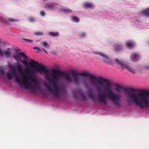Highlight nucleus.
<instances>
[{
    "label": "nucleus",
    "instance_id": "31",
    "mask_svg": "<svg viewBox=\"0 0 149 149\" xmlns=\"http://www.w3.org/2000/svg\"><path fill=\"white\" fill-rule=\"evenodd\" d=\"M20 62H22V63L23 64H26V65H27V62L25 61H20Z\"/></svg>",
    "mask_w": 149,
    "mask_h": 149
},
{
    "label": "nucleus",
    "instance_id": "33",
    "mask_svg": "<svg viewBox=\"0 0 149 149\" xmlns=\"http://www.w3.org/2000/svg\"><path fill=\"white\" fill-rule=\"evenodd\" d=\"M0 54L1 56H3V54L2 51L0 49Z\"/></svg>",
    "mask_w": 149,
    "mask_h": 149
},
{
    "label": "nucleus",
    "instance_id": "29",
    "mask_svg": "<svg viewBox=\"0 0 149 149\" xmlns=\"http://www.w3.org/2000/svg\"><path fill=\"white\" fill-rule=\"evenodd\" d=\"M29 20L30 22H33L35 20V19L33 17H30L29 18Z\"/></svg>",
    "mask_w": 149,
    "mask_h": 149
},
{
    "label": "nucleus",
    "instance_id": "23",
    "mask_svg": "<svg viewBox=\"0 0 149 149\" xmlns=\"http://www.w3.org/2000/svg\"><path fill=\"white\" fill-rule=\"evenodd\" d=\"M72 19L74 22H78L79 21V19L77 16H73L72 17Z\"/></svg>",
    "mask_w": 149,
    "mask_h": 149
},
{
    "label": "nucleus",
    "instance_id": "5",
    "mask_svg": "<svg viewBox=\"0 0 149 149\" xmlns=\"http://www.w3.org/2000/svg\"><path fill=\"white\" fill-rule=\"evenodd\" d=\"M115 62L123 69H126L129 71L133 74L136 73L137 72V70L134 68V66L127 63L125 61L119 60L118 59L116 58L115 60Z\"/></svg>",
    "mask_w": 149,
    "mask_h": 149
},
{
    "label": "nucleus",
    "instance_id": "11",
    "mask_svg": "<svg viewBox=\"0 0 149 149\" xmlns=\"http://www.w3.org/2000/svg\"><path fill=\"white\" fill-rule=\"evenodd\" d=\"M83 6L84 7L88 8L93 9L94 8V5L91 2H85L84 3Z\"/></svg>",
    "mask_w": 149,
    "mask_h": 149
},
{
    "label": "nucleus",
    "instance_id": "16",
    "mask_svg": "<svg viewBox=\"0 0 149 149\" xmlns=\"http://www.w3.org/2000/svg\"><path fill=\"white\" fill-rule=\"evenodd\" d=\"M122 45L121 44H117L115 46V50L116 51H119L122 49Z\"/></svg>",
    "mask_w": 149,
    "mask_h": 149
},
{
    "label": "nucleus",
    "instance_id": "38",
    "mask_svg": "<svg viewBox=\"0 0 149 149\" xmlns=\"http://www.w3.org/2000/svg\"><path fill=\"white\" fill-rule=\"evenodd\" d=\"M43 1L44 2L45 1H47V0H43Z\"/></svg>",
    "mask_w": 149,
    "mask_h": 149
},
{
    "label": "nucleus",
    "instance_id": "15",
    "mask_svg": "<svg viewBox=\"0 0 149 149\" xmlns=\"http://www.w3.org/2000/svg\"><path fill=\"white\" fill-rule=\"evenodd\" d=\"M22 67V65L19 64L16 65L15 67L16 70L18 71L21 74H23Z\"/></svg>",
    "mask_w": 149,
    "mask_h": 149
},
{
    "label": "nucleus",
    "instance_id": "27",
    "mask_svg": "<svg viewBox=\"0 0 149 149\" xmlns=\"http://www.w3.org/2000/svg\"><path fill=\"white\" fill-rule=\"evenodd\" d=\"M35 35L36 36H42L44 35V33L42 32H35L34 33Z\"/></svg>",
    "mask_w": 149,
    "mask_h": 149
},
{
    "label": "nucleus",
    "instance_id": "18",
    "mask_svg": "<svg viewBox=\"0 0 149 149\" xmlns=\"http://www.w3.org/2000/svg\"><path fill=\"white\" fill-rule=\"evenodd\" d=\"M134 20L136 25L138 24L139 25L141 26L142 25V23L140 22V19L139 17L137 18L136 17H135L134 18Z\"/></svg>",
    "mask_w": 149,
    "mask_h": 149
},
{
    "label": "nucleus",
    "instance_id": "40",
    "mask_svg": "<svg viewBox=\"0 0 149 149\" xmlns=\"http://www.w3.org/2000/svg\"><path fill=\"white\" fill-rule=\"evenodd\" d=\"M37 49L39 50V48L38 47V48Z\"/></svg>",
    "mask_w": 149,
    "mask_h": 149
},
{
    "label": "nucleus",
    "instance_id": "22",
    "mask_svg": "<svg viewBox=\"0 0 149 149\" xmlns=\"http://www.w3.org/2000/svg\"><path fill=\"white\" fill-rule=\"evenodd\" d=\"M88 96L89 97L91 98V99L93 100H94L95 98V95L93 94L92 93H89L88 94Z\"/></svg>",
    "mask_w": 149,
    "mask_h": 149
},
{
    "label": "nucleus",
    "instance_id": "37",
    "mask_svg": "<svg viewBox=\"0 0 149 149\" xmlns=\"http://www.w3.org/2000/svg\"><path fill=\"white\" fill-rule=\"evenodd\" d=\"M39 50L40 51H42V50H41V49H40V48H39Z\"/></svg>",
    "mask_w": 149,
    "mask_h": 149
},
{
    "label": "nucleus",
    "instance_id": "34",
    "mask_svg": "<svg viewBox=\"0 0 149 149\" xmlns=\"http://www.w3.org/2000/svg\"><path fill=\"white\" fill-rule=\"evenodd\" d=\"M145 68L146 69H149V64L148 65H146L145 66Z\"/></svg>",
    "mask_w": 149,
    "mask_h": 149
},
{
    "label": "nucleus",
    "instance_id": "17",
    "mask_svg": "<svg viewBox=\"0 0 149 149\" xmlns=\"http://www.w3.org/2000/svg\"><path fill=\"white\" fill-rule=\"evenodd\" d=\"M141 15L149 17V7L141 12Z\"/></svg>",
    "mask_w": 149,
    "mask_h": 149
},
{
    "label": "nucleus",
    "instance_id": "35",
    "mask_svg": "<svg viewBox=\"0 0 149 149\" xmlns=\"http://www.w3.org/2000/svg\"><path fill=\"white\" fill-rule=\"evenodd\" d=\"M42 49L46 54H47V52L46 51V50L45 49L43 48H42Z\"/></svg>",
    "mask_w": 149,
    "mask_h": 149
},
{
    "label": "nucleus",
    "instance_id": "4",
    "mask_svg": "<svg viewBox=\"0 0 149 149\" xmlns=\"http://www.w3.org/2000/svg\"><path fill=\"white\" fill-rule=\"evenodd\" d=\"M127 101L129 104L134 102L143 109L149 107V92L138 93L129 92L127 93Z\"/></svg>",
    "mask_w": 149,
    "mask_h": 149
},
{
    "label": "nucleus",
    "instance_id": "13",
    "mask_svg": "<svg viewBox=\"0 0 149 149\" xmlns=\"http://www.w3.org/2000/svg\"><path fill=\"white\" fill-rule=\"evenodd\" d=\"M126 46L129 48H131L134 47L135 44V42L132 40H128L126 42Z\"/></svg>",
    "mask_w": 149,
    "mask_h": 149
},
{
    "label": "nucleus",
    "instance_id": "36",
    "mask_svg": "<svg viewBox=\"0 0 149 149\" xmlns=\"http://www.w3.org/2000/svg\"><path fill=\"white\" fill-rule=\"evenodd\" d=\"M33 48L34 49H37L38 48V47H33Z\"/></svg>",
    "mask_w": 149,
    "mask_h": 149
},
{
    "label": "nucleus",
    "instance_id": "9",
    "mask_svg": "<svg viewBox=\"0 0 149 149\" xmlns=\"http://www.w3.org/2000/svg\"><path fill=\"white\" fill-rule=\"evenodd\" d=\"M23 57L24 59L27 60L28 57L25 54L22 52H20L18 54L15 55L14 56V58L17 61H20L21 60V58Z\"/></svg>",
    "mask_w": 149,
    "mask_h": 149
},
{
    "label": "nucleus",
    "instance_id": "2",
    "mask_svg": "<svg viewBox=\"0 0 149 149\" xmlns=\"http://www.w3.org/2000/svg\"><path fill=\"white\" fill-rule=\"evenodd\" d=\"M30 62L33 67L28 69L29 73H26L27 77L25 75L22 76L19 74L15 76L13 72H8L7 73V77L8 79L11 80L13 76L15 77L16 81L19 84L21 87L26 89L35 91L40 88V83L32 73L36 71L34 67L37 66V68L39 66V64L38 62L32 59L30 60Z\"/></svg>",
    "mask_w": 149,
    "mask_h": 149
},
{
    "label": "nucleus",
    "instance_id": "1",
    "mask_svg": "<svg viewBox=\"0 0 149 149\" xmlns=\"http://www.w3.org/2000/svg\"><path fill=\"white\" fill-rule=\"evenodd\" d=\"M81 74L85 77H90V80L91 84L96 86L95 89L96 91H100L103 88L104 84L101 81L105 83V86L106 88L105 92L98 94L97 97L99 102L106 104H107L108 99L113 104L118 107L121 106V99L120 96L114 93L111 89V84L108 79L101 77L96 78L95 76L91 74L88 72H84Z\"/></svg>",
    "mask_w": 149,
    "mask_h": 149
},
{
    "label": "nucleus",
    "instance_id": "24",
    "mask_svg": "<svg viewBox=\"0 0 149 149\" xmlns=\"http://www.w3.org/2000/svg\"><path fill=\"white\" fill-rule=\"evenodd\" d=\"M4 54L6 57H8L10 56V52L9 51H5Z\"/></svg>",
    "mask_w": 149,
    "mask_h": 149
},
{
    "label": "nucleus",
    "instance_id": "25",
    "mask_svg": "<svg viewBox=\"0 0 149 149\" xmlns=\"http://www.w3.org/2000/svg\"><path fill=\"white\" fill-rule=\"evenodd\" d=\"M23 39L27 42L32 43L33 42V40L31 39H27L26 38H23Z\"/></svg>",
    "mask_w": 149,
    "mask_h": 149
},
{
    "label": "nucleus",
    "instance_id": "41",
    "mask_svg": "<svg viewBox=\"0 0 149 149\" xmlns=\"http://www.w3.org/2000/svg\"><path fill=\"white\" fill-rule=\"evenodd\" d=\"M137 26L139 27V26Z\"/></svg>",
    "mask_w": 149,
    "mask_h": 149
},
{
    "label": "nucleus",
    "instance_id": "8",
    "mask_svg": "<svg viewBox=\"0 0 149 149\" xmlns=\"http://www.w3.org/2000/svg\"><path fill=\"white\" fill-rule=\"evenodd\" d=\"M130 58L132 61L136 62L141 59V56L138 53H133L131 54Z\"/></svg>",
    "mask_w": 149,
    "mask_h": 149
},
{
    "label": "nucleus",
    "instance_id": "14",
    "mask_svg": "<svg viewBox=\"0 0 149 149\" xmlns=\"http://www.w3.org/2000/svg\"><path fill=\"white\" fill-rule=\"evenodd\" d=\"M1 19L2 21L5 22L7 24L8 23V22L7 21V20L11 22H15L17 21V20L16 19L11 18H8L7 20H6L3 17H1Z\"/></svg>",
    "mask_w": 149,
    "mask_h": 149
},
{
    "label": "nucleus",
    "instance_id": "3",
    "mask_svg": "<svg viewBox=\"0 0 149 149\" xmlns=\"http://www.w3.org/2000/svg\"><path fill=\"white\" fill-rule=\"evenodd\" d=\"M37 70L40 74H45L47 79L50 80L53 82L51 83V85L52 86V88L46 84L45 85V86L56 97H58L59 88V86L56 84L55 83L58 81L59 78L63 77H64L68 82H70L72 81L71 75L64 72H60L54 69L52 70V77L50 79L49 77V71L46 67L39 65Z\"/></svg>",
    "mask_w": 149,
    "mask_h": 149
},
{
    "label": "nucleus",
    "instance_id": "32",
    "mask_svg": "<svg viewBox=\"0 0 149 149\" xmlns=\"http://www.w3.org/2000/svg\"><path fill=\"white\" fill-rule=\"evenodd\" d=\"M8 67L10 68V69H12V68H13V66H12V65H11V64H10V63H8Z\"/></svg>",
    "mask_w": 149,
    "mask_h": 149
},
{
    "label": "nucleus",
    "instance_id": "20",
    "mask_svg": "<svg viewBox=\"0 0 149 149\" xmlns=\"http://www.w3.org/2000/svg\"><path fill=\"white\" fill-rule=\"evenodd\" d=\"M48 34L52 36H56L60 35L59 33L58 32H50L48 33Z\"/></svg>",
    "mask_w": 149,
    "mask_h": 149
},
{
    "label": "nucleus",
    "instance_id": "19",
    "mask_svg": "<svg viewBox=\"0 0 149 149\" xmlns=\"http://www.w3.org/2000/svg\"><path fill=\"white\" fill-rule=\"evenodd\" d=\"M115 86L116 87L115 90L116 91L120 92L122 90L123 87L122 86L118 84H116Z\"/></svg>",
    "mask_w": 149,
    "mask_h": 149
},
{
    "label": "nucleus",
    "instance_id": "30",
    "mask_svg": "<svg viewBox=\"0 0 149 149\" xmlns=\"http://www.w3.org/2000/svg\"><path fill=\"white\" fill-rule=\"evenodd\" d=\"M4 74V70L1 69L0 70V74L2 75H3Z\"/></svg>",
    "mask_w": 149,
    "mask_h": 149
},
{
    "label": "nucleus",
    "instance_id": "12",
    "mask_svg": "<svg viewBox=\"0 0 149 149\" xmlns=\"http://www.w3.org/2000/svg\"><path fill=\"white\" fill-rule=\"evenodd\" d=\"M58 11L62 12L64 13H70L72 12V10L69 8H63L61 6L59 8Z\"/></svg>",
    "mask_w": 149,
    "mask_h": 149
},
{
    "label": "nucleus",
    "instance_id": "7",
    "mask_svg": "<svg viewBox=\"0 0 149 149\" xmlns=\"http://www.w3.org/2000/svg\"><path fill=\"white\" fill-rule=\"evenodd\" d=\"M60 7V5L54 3H47L44 6V7L47 10H58Z\"/></svg>",
    "mask_w": 149,
    "mask_h": 149
},
{
    "label": "nucleus",
    "instance_id": "6",
    "mask_svg": "<svg viewBox=\"0 0 149 149\" xmlns=\"http://www.w3.org/2000/svg\"><path fill=\"white\" fill-rule=\"evenodd\" d=\"M93 53L98 55L102 58V60L104 63H106L110 65H112L113 62L108 56L105 54L101 52L97 51H93Z\"/></svg>",
    "mask_w": 149,
    "mask_h": 149
},
{
    "label": "nucleus",
    "instance_id": "10",
    "mask_svg": "<svg viewBox=\"0 0 149 149\" xmlns=\"http://www.w3.org/2000/svg\"><path fill=\"white\" fill-rule=\"evenodd\" d=\"M77 74L76 72H74L72 75L73 80L76 84H78L81 79V77L79 75V74Z\"/></svg>",
    "mask_w": 149,
    "mask_h": 149
},
{
    "label": "nucleus",
    "instance_id": "28",
    "mask_svg": "<svg viewBox=\"0 0 149 149\" xmlns=\"http://www.w3.org/2000/svg\"><path fill=\"white\" fill-rule=\"evenodd\" d=\"M40 14L41 16H44L45 15V13L44 11L42 10L40 12Z\"/></svg>",
    "mask_w": 149,
    "mask_h": 149
},
{
    "label": "nucleus",
    "instance_id": "21",
    "mask_svg": "<svg viewBox=\"0 0 149 149\" xmlns=\"http://www.w3.org/2000/svg\"><path fill=\"white\" fill-rule=\"evenodd\" d=\"M48 45V42L46 41H43L41 42L40 45L41 46L47 47V46Z\"/></svg>",
    "mask_w": 149,
    "mask_h": 149
},
{
    "label": "nucleus",
    "instance_id": "26",
    "mask_svg": "<svg viewBox=\"0 0 149 149\" xmlns=\"http://www.w3.org/2000/svg\"><path fill=\"white\" fill-rule=\"evenodd\" d=\"M86 35L85 33L81 32L79 34V36L80 38H83L86 36Z\"/></svg>",
    "mask_w": 149,
    "mask_h": 149
},
{
    "label": "nucleus",
    "instance_id": "39",
    "mask_svg": "<svg viewBox=\"0 0 149 149\" xmlns=\"http://www.w3.org/2000/svg\"><path fill=\"white\" fill-rule=\"evenodd\" d=\"M7 49H8V50H10V48H7Z\"/></svg>",
    "mask_w": 149,
    "mask_h": 149
}]
</instances>
